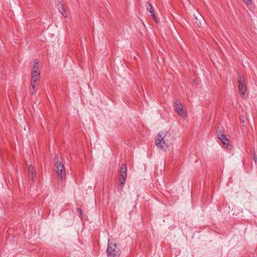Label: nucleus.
<instances>
[{
    "label": "nucleus",
    "instance_id": "1",
    "mask_svg": "<svg viewBox=\"0 0 257 257\" xmlns=\"http://www.w3.org/2000/svg\"><path fill=\"white\" fill-rule=\"evenodd\" d=\"M38 64V60L37 59H35L34 61L32 71L31 73L32 80L31 82V89L30 90V92L32 95H34L36 93V91H35L34 89L36 87V85H38L37 82L39 79L40 76L39 68Z\"/></svg>",
    "mask_w": 257,
    "mask_h": 257
},
{
    "label": "nucleus",
    "instance_id": "2",
    "mask_svg": "<svg viewBox=\"0 0 257 257\" xmlns=\"http://www.w3.org/2000/svg\"><path fill=\"white\" fill-rule=\"evenodd\" d=\"M120 250L116 243L108 242L106 253L107 257H119Z\"/></svg>",
    "mask_w": 257,
    "mask_h": 257
},
{
    "label": "nucleus",
    "instance_id": "3",
    "mask_svg": "<svg viewBox=\"0 0 257 257\" xmlns=\"http://www.w3.org/2000/svg\"><path fill=\"white\" fill-rule=\"evenodd\" d=\"M166 137V134L164 133H159L156 136L155 144L157 147L159 149L165 150L167 148V144L166 143L164 139Z\"/></svg>",
    "mask_w": 257,
    "mask_h": 257
},
{
    "label": "nucleus",
    "instance_id": "4",
    "mask_svg": "<svg viewBox=\"0 0 257 257\" xmlns=\"http://www.w3.org/2000/svg\"><path fill=\"white\" fill-rule=\"evenodd\" d=\"M55 160L57 159L56 162L55 163V166L56 169V172L60 177V178L62 180L65 179V168L63 164L58 160V156H57L55 157Z\"/></svg>",
    "mask_w": 257,
    "mask_h": 257
},
{
    "label": "nucleus",
    "instance_id": "5",
    "mask_svg": "<svg viewBox=\"0 0 257 257\" xmlns=\"http://www.w3.org/2000/svg\"><path fill=\"white\" fill-rule=\"evenodd\" d=\"M218 138L220 140L221 143L229 150L231 148V145H229V141L227 139L226 136L224 134L223 132L220 131L218 133Z\"/></svg>",
    "mask_w": 257,
    "mask_h": 257
},
{
    "label": "nucleus",
    "instance_id": "6",
    "mask_svg": "<svg viewBox=\"0 0 257 257\" xmlns=\"http://www.w3.org/2000/svg\"><path fill=\"white\" fill-rule=\"evenodd\" d=\"M238 89L239 93L241 96H244L245 94V92L246 90V86L245 85L244 78L241 76H239L238 78Z\"/></svg>",
    "mask_w": 257,
    "mask_h": 257
},
{
    "label": "nucleus",
    "instance_id": "7",
    "mask_svg": "<svg viewBox=\"0 0 257 257\" xmlns=\"http://www.w3.org/2000/svg\"><path fill=\"white\" fill-rule=\"evenodd\" d=\"M174 107L177 113L179 114L181 116L184 117L185 116V113L183 110V107L180 101H176L175 102Z\"/></svg>",
    "mask_w": 257,
    "mask_h": 257
},
{
    "label": "nucleus",
    "instance_id": "8",
    "mask_svg": "<svg viewBox=\"0 0 257 257\" xmlns=\"http://www.w3.org/2000/svg\"><path fill=\"white\" fill-rule=\"evenodd\" d=\"M119 173L120 178L126 179L127 176V167L125 164H122L121 165Z\"/></svg>",
    "mask_w": 257,
    "mask_h": 257
},
{
    "label": "nucleus",
    "instance_id": "9",
    "mask_svg": "<svg viewBox=\"0 0 257 257\" xmlns=\"http://www.w3.org/2000/svg\"><path fill=\"white\" fill-rule=\"evenodd\" d=\"M146 7H147V10L151 14V16L153 17L154 21L156 23H158V21L157 20V17L155 16V12L154 11L153 7L152 4L151 3H150L149 2H147Z\"/></svg>",
    "mask_w": 257,
    "mask_h": 257
},
{
    "label": "nucleus",
    "instance_id": "10",
    "mask_svg": "<svg viewBox=\"0 0 257 257\" xmlns=\"http://www.w3.org/2000/svg\"><path fill=\"white\" fill-rule=\"evenodd\" d=\"M28 172H29V174H28L29 178L30 180H33L36 176V173H35V169L32 165H30L29 167Z\"/></svg>",
    "mask_w": 257,
    "mask_h": 257
},
{
    "label": "nucleus",
    "instance_id": "11",
    "mask_svg": "<svg viewBox=\"0 0 257 257\" xmlns=\"http://www.w3.org/2000/svg\"><path fill=\"white\" fill-rule=\"evenodd\" d=\"M58 9L60 13L65 17H67L65 9L61 3L58 4Z\"/></svg>",
    "mask_w": 257,
    "mask_h": 257
},
{
    "label": "nucleus",
    "instance_id": "12",
    "mask_svg": "<svg viewBox=\"0 0 257 257\" xmlns=\"http://www.w3.org/2000/svg\"><path fill=\"white\" fill-rule=\"evenodd\" d=\"M126 179L119 178V184L118 187L120 188V190H121L123 187L125 181Z\"/></svg>",
    "mask_w": 257,
    "mask_h": 257
},
{
    "label": "nucleus",
    "instance_id": "13",
    "mask_svg": "<svg viewBox=\"0 0 257 257\" xmlns=\"http://www.w3.org/2000/svg\"><path fill=\"white\" fill-rule=\"evenodd\" d=\"M76 212L78 213L79 216L82 218V210L81 208H77L76 209Z\"/></svg>",
    "mask_w": 257,
    "mask_h": 257
},
{
    "label": "nucleus",
    "instance_id": "14",
    "mask_svg": "<svg viewBox=\"0 0 257 257\" xmlns=\"http://www.w3.org/2000/svg\"><path fill=\"white\" fill-rule=\"evenodd\" d=\"M253 160H254V162L256 163L257 162V156L255 153L253 154Z\"/></svg>",
    "mask_w": 257,
    "mask_h": 257
},
{
    "label": "nucleus",
    "instance_id": "15",
    "mask_svg": "<svg viewBox=\"0 0 257 257\" xmlns=\"http://www.w3.org/2000/svg\"><path fill=\"white\" fill-rule=\"evenodd\" d=\"M243 2L246 3L247 5L251 4V0H243Z\"/></svg>",
    "mask_w": 257,
    "mask_h": 257
},
{
    "label": "nucleus",
    "instance_id": "16",
    "mask_svg": "<svg viewBox=\"0 0 257 257\" xmlns=\"http://www.w3.org/2000/svg\"><path fill=\"white\" fill-rule=\"evenodd\" d=\"M240 120L242 122H244V120H245V117L244 116H241L240 117Z\"/></svg>",
    "mask_w": 257,
    "mask_h": 257
}]
</instances>
